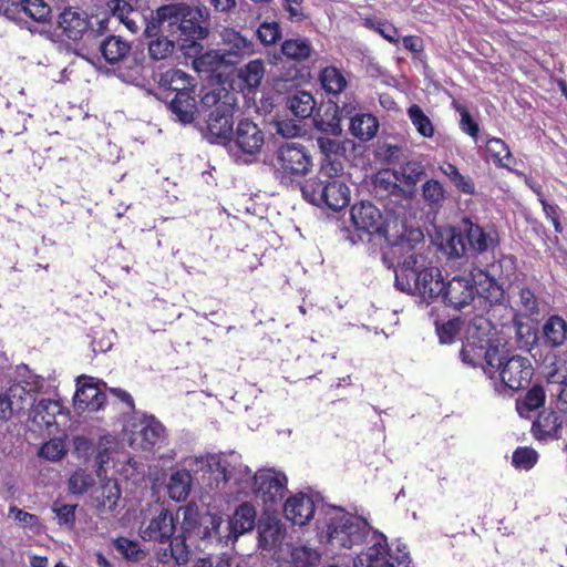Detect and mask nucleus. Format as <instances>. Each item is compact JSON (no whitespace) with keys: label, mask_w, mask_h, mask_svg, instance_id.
<instances>
[{"label":"nucleus","mask_w":567,"mask_h":567,"mask_svg":"<svg viewBox=\"0 0 567 567\" xmlns=\"http://www.w3.org/2000/svg\"><path fill=\"white\" fill-rule=\"evenodd\" d=\"M498 245V231L493 225L481 226L470 217H463L447 231L441 247L450 258H460L493 252Z\"/></svg>","instance_id":"obj_1"},{"label":"nucleus","mask_w":567,"mask_h":567,"mask_svg":"<svg viewBox=\"0 0 567 567\" xmlns=\"http://www.w3.org/2000/svg\"><path fill=\"white\" fill-rule=\"evenodd\" d=\"M492 368H483L498 394L518 391L529 385L534 368L526 357L514 353L506 343L489 352Z\"/></svg>","instance_id":"obj_2"},{"label":"nucleus","mask_w":567,"mask_h":567,"mask_svg":"<svg viewBox=\"0 0 567 567\" xmlns=\"http://www.w3.org/2000/svg\"><path fill=\"white\" fill-rule=\"evenodd\" d=\"M323 533L333 548H351L365 542L371 526L362 517L352 515L341 507L326 512Z\"/></svg>","instance_id":"obj_3"},{"label":"nucleus","mask_w":567,"mask_h":567,"mask_svg":"<svg viewBox=\"0 0 567 567\" xmlns=\"http://www.w3.org/2000/svg\"><path fill=\"white\" fill-rule=\"evenodd\" d=\"M350 217L358 231V239H355L354 235L349 237L352 244L363 241V236L370 239L372 235H378L382 237L389 246L399 247L405 251L412 249L411 240L404 235H400L395 239L391 238L381 210L371 202H360L353 205L350 210Z\"/></svg>","instance_id":"obj_4"},{"label":"nucleus","mask_w":567,"mask_h":567,"mask_svg":"<svg viewBox=\"0 0 567 567\" xmlns=\"http://www.w3.org/2000/svg\"><path fill=\"white\" fill-rule=\"evenodd\" d=\"M303 197L316 206H327L338 212L350 202V189L340 175L328 176L318 173L315 178L308 179L301 187Z\"/></svg>","instance_id":"obj_5"},{"label":"nucleus","mask_w":567,"mask_h":567,"mask_svg":"<svg viewBox=\"0 0 567 567\" xmlns=\"http://www.w3.org/2000/svg\"><path fill=\"white\" fill-rule=\"evenodd\" d=\"M272 166L276 178L282 184H288L310 172L312 156L301 143L286 142L276 151Z\"/></svg>","instance_id":"obj_6"},{"label":"nucleus","mask_w":567,"mask_h":567,"mask_svg":"<svg viewBox=\"0 0 567 567\" xmlns=\"http://www.w3.org/2000/svg\"><path fill=\"white\" fill-rule=\"evenodd\" d=\"M101 53L109 64H120L118 76L133 82L142 75L144 56L142 52H131V44L120 37L110 35L100 47Z\"/></svg>","instance_id":"obj_7"},{"label":"nucleus","mask_w":567,"mask_h":567,"mask_svg":"<svg viewBox=\"0 0 567 567\" xmlns=\"http://www.w3.org/2000/svg\"><path fill=\"white\" fill-rule=\"evenodd\" d=\"M176 520L173 513L166 508L157 509L148 522H143L138 529L140 537L145 542H156L161 544L169 543V555L176 563H185L186 558L178 555L179 537L175 536ZM167 555V549L164 556Z\"/></svg>","instance_id":"obj_8"},{"label":"nucleus","mask_w":567,"mask_h":567,"mask_svg":"<svg viewBox=\"0 0 567 567\" xmlns=\"http://www.w3.org/2000/svg\"><path fill=\"white\" fill-rule=\"evenodd\" d=\"M202 10L188 6L187 14L175 33L182 52L188 58H195L202 54L204 47L200 43L206 39L209 30L203 25Z\"/></svg>","instance_id":"obj_9"},{"label":"nucleus","mask_w":567,"mask_h":567,"mask_svg":"<svg viewBox=\"0 0 567 567\" xmlns=\"http://www.w3.org/2000/svg\"><path fill=\"white\" fill-rule=\"evenodd\" d=\"M394 285L400 291L419 296L422 301L430 305L440 299L443 289V277L440 268L434 266L419 274L411 281L403 277L396 278Z\"/></svg>","instance_id":"obj_10"},{"label":"nucleus","mask_w":567,"mask_h":567,"mask_svg":"<svg viewBox=\"0 0 567 567\" xmlns=\"http://www.w3.org/2000/svg\"><path fill=\"white\" fill-rule=\"evenodd\" d=\"M312 53L311 43L307 39H288L281 44L280 54L274 55V63L281 61V56L286 58L289 68L281 76L285 81L301 80L306 75V68L299 66L300 63L307 61Z\"/></svg>","instance_id":"obj_11"},{"label":"nucleus","mask_w":567,"mask_h":567,"mask_svg":"<svg viewBox=\"0 0 567 567\" xmlns=\"http://www.w3.org/2000/svg\"><path fill=\"white\" fill-rule=\"evenodd\" d=\"M265 143V134L250 118L241 117L236 122L231 140L227 142L230 151L237 150L243 154L255 155L260 152Z\"/></svg>","instance_id":"obj_12"},{"label":"nucleus","mask_w":567,"mask_h":567,"mask_svg":"<svg viewBox=\"0 0 567 567\" xmlns=\"http://www.w3.org/2000/svg\"><path fill=\"white\" fill-rule=\"evenodd\" d=\"M234 102H226L214 109L208 116L204 137L212 144L227 145L235 128Z\"/></svg>","instance_id":"obj_13"},{"label":"nucleus","mask_w":567,"mask_h":567,"mask_svg":"<svg viewBox=\"0 0 567 567\" xmlns=\"http://www.w3.org/2000/svg\"><path fill=\"white\" fill-rule=\"evenodd\" d=\"M475 278L473 274L468 276H455L446 284L443 281L440 301L446 307L455 310H463L468 307L475 298Z\"/></svg>","instance_id":"obj_14"},{"label":"nucleus","mask_w":567,"mask_h":567,"mask_svg":"<svg viewBox=\"0 0 567 567\" xmlns=\"http://www.w3.org/2000/svg\"><path fill=\"white\" fill-rule=\"evenodd\" d=\"M254 492L268 508L281 501L287 485L285 474L274 470H259L254 476Z\"/></svg>","instance_id":"obj_15"},{"label":"nucleus","mask_w":567,"mask_h":567,"mask_svg":"<svg viewBox=\"0 0 567 567\" xmlns=\"http://www.w3.org/2000/svg\"><path fill=\"white\" fill-rule=\"evenodd\" d=\"M395 181H401L408 186H415L425 175V167L420 161H405L399 171L393 173ZM375 187L378 192H386L390 196L401 197L404 189L396 183L386 181L385 178H378Z\"/></svg>","instance_id":"obj_16"},{"label":"nucleus","mask_w":567,"mask_h":567,"mask_svg":"<svg viewBox=\"0 0 567 567\" xmlns=\"http://www.w3.org/2000/svg\"><path fill=\"white\" fill-rule=\"evenodd\" d=\"M58 37L72 43H78L84 34L92 28L86 12L65 8L58 17L56 21Z\"/></svg>","instance_id":"obj_17"},{"label":"nucleus","mask_w":567,"mask_h":567,"mask_svg":"<svg viewBox=\"0 0 567 567\" xmlns=\"http://www.w3.org/2000/svg\"><path fill=\"white\" fill-rule=\"evenodd\" d=\"M76 391L73 398L74 408L79 412L99 411L105 402V393L97 383H93V378L81 375L76 379Z\"/></svg>","instance_id":"obj_18"},{"label":"nucleus","mask_w":567,"mask_h":567,"mask_svg":"<svg viewBox=\"0 0 567 567\" xmlns=\"http://www.w3.org/2000/svg\"><path fill=\"white\" fill-rule=\"evenodd\" d=\"M317 145L322 154L319 172L323 175L328 174V176L341 175L344 168L342 158L347 153L344 143L327 136H319L317 137Z\"/></svg>","instance_id":"obj_19"},{"label":"nucleus","mask_w":567,"mask_h":567,"mask_svg":"<svg viewBox=\"0 0 567 567\" xmlns=\"http://www.w3.org/2000/svg\"><path fill=\"white\" fill-rule=\"evenodd\" d=\"M233 534V528L230 524L224 522L223 517L218 514L207 513L200 518V526L198 527V536L206 542L216 543L218 545L228 546L237 540V536L229 535Z\"/></svg>","instance_id":"obj_20"},{"label":"nucleus","mask_w":567,"mask_h":567,"mask_svg":"<svg viewBox=\"0 0 567 567\" xmlns=\"http://www.w3.org/2000/svg\"><path fill=\"white\" fill-rule=\"evenodd\" d=\"M375 542L365 551L359 554L353 560L354 567H395L390 553L386 538L383 534L374 533Z\"/></svg>","instance_id":"obj_21"},{"label":"nucleus","mask_w":567,"mask_h":567,"mask_svg":"<svg viewBox=\"0 0 567 567\" xmlns=\"http://www.w3.org/2000/svg\"><path fill=\"white\" fill-rule=\"evenodd\" d=\"M224 41L227 49L224 50L220 60L229 65L237 64L241 59L254 54L256 51L255 43L250 39L234 30L225 32Z\"/></svg>","instance_id":"obj_22"},{"label":"nucleus","mask_w":567,"mask_h":567,"mask_svg":"<svg viewBox=\"0 0 567 567\" xmlns=\"http://www.w3.org/2000/svg\"><path fill=\"white\" fill-rule=\"evenodd\" d=\"M315 512L313 498L303 493L289 497L284 505L285 517L299 526H303L312 519Z\"/></svg>","instance_id":"obj_23"},{"label":"nucleus","mask_w":567,"mask_h":567,"mask_svg":"<svg viewBox=\"0 0 567 567\" xmlns=\"http://www.w3.org/2000/svg\"><path fill=\"white\" fill-rule=\"evenodd\" d=\"M173 121L183 125L192 124L198 113L195 92L179 93L166 103Z\"/></svg>","instance_id":"obj_24"},{"label":"nucleus","mask_w":567,"mask_h":567,"mask_svg":"<svg viewBox=\"0 0 567 567\" xmlns=\"http://www.w3.org/2000/svg\"><path fill=\"white\" fill-rule=\"evenodd\" d=\"M473 277L475 278V296L483 298L489 305L502 303L505 296L503 282L498 281L486 270H478L476 274H473Z\"/></svg>","instance_id":"obj_25"},{"label":"nucleus","mask_w":567,"mask_h":567,"mask_svg":"<svg viewBox=\"0 0 567 567\" xmlns=\"http://www.w3.org/2000/svg\"><path fill=\"white\" fill-rule=\"evenodd\" d=\"M501 346L502 342L499 341L495 343L486 341V343H483V340L475 341L468 338L462 346L460 358L463 363L471 367H477L482 363V360H484L486 362L485 368H492V361L488 358L489 352L496 348H501Z\"/></svg>","instance_id":"obj_26"},{"label":"nucleus","mask_w":567,"mask_h":567,"mask_svg":"<svg viewBox=\"0 0 567 567\" xmlns=\"http://www.w3.org/2000/svg\"><path fill=\"white\" fill-rule=\"evenodd\" d=\"M285 536L286 529L279 519L267 517L259 520L258 544L261 549H275L282 544Z\"/></svg>","instance_id":"obj_27"},{"label":"nucleus","mask_w":567,"mask_h":567,"mask_svg":"<svg viewBox=\"0 0 567 567\" xmlns=\"http://www.w3.org/2000/svg\"><path fill=\"white\" fill-rule=\"evenodd\" d=\"M158 84L174 95L195 92L197 85L195 78L179 69H169L161 73Z\"/></svg>","instance_id":"obj_28"},{"label":"nucleus","mask_w":567,"mask_h":567,"mask_svg":"<svg viewBox=\"0 0 567 567\" xmlns=\"http://www.w3.org/2000/svg\"><path fill=\"white\" fill-rule=\"evenodd\" d=\"M563 417L555 411L542 412L533 424V431L538 440H558L561 436Z\"/></svg>","instance_id":"obj_29"},{"label":"nucleus","mask_w":567,"mask_h":567,"mask_svg":"<svg viewBox=\"0 0 567 567\" xmlns=\"http://www.w3.org/2000/svg\"><path fill=\"white\" fill-rule=\"evenodd\" d=\"M523 315L515 312L513 317V327L515 329V342L518 349L532 353L539 341L538 330L523 321Z\"/></svg>","instance_id":"obj_30"},{"label":"nucleus","mask_w":567,"mask_h":567,"mask_svg":"<svg viewBox=\"0 0 567 567\" xmlns=\"http://www.w3.org/2000/svg\"><path fill=\"white\" fill-rule=\"evenodd\" d=\"M256 509L250 503L245 502L240 504L228 519L233 528V536L239 537L251 532L256 526ZM229 535H231V533H228V536Z\"/></svg>","instance_id":"obj_31"},{"label":"nucleus","mask_w":567,"mask_h":567,"mask_svg":"<svg viewBox=\"0 0 567 567\" xmlns=\"http://www.w3.org/2000/svg\"><path fill=\"white\" fill-rule=\"evenodd\" d=\"M544 344L551 349L561 347L567 340V321L557 315L550 316L542 327Z\"/></svg>","instance_id":"obj_32"},{"label":"nucleus","mask_w":567,"mask_h":567,"mask_svg":"<svg viewBox=\"0 0 567 567\" xmlns=\"http://www.w3.org/2000/svg\"><path fill=\"white\" fill-rule=\"evenodd\" d=\"M61 411L59 401L41 399L38 403H33L30 417L39 426L50 427L55 424V417Z\"/></svg>","instance_id":"obj_33"},{"label":"nucleus","mask_w":567,"mask_h":567,"mask_svg":"<svg viewBox=\"0 0 567 567\" xmlns=\"http://www.w3.org/2000/svg\"><path fill=\"white\" fill-rule=\"evenodd\" d=\"M286 107L295 117L306 120L312 115L316 100L308 91H297L286 97Z\"/></svg>","instance_id":"obj_34"},{"label":"nucleus","mask_w":567,"mask_h":567,"mask_svg":"<svg viewBox=\"0 0 567 567\" xmlns=\"http://www.w3.org/2000/svg\"><path fill=\"white\" fill-rule=\"evenodd\" d=\"M188 4L183 2H175L169 4L161 6L156 9V21L167 23L172 35L177 33V29L187 14Z\"/></svg>","instance_id":"obj_35"},{"label":"nucleus","mask_w":567,"mask_h":567,"mask_svg":"<svg viewBox=\"0 0 567 567\" xmlns=\"http://www.w3.org/2000/svg\"><path fill=\"white\" fill-rule=\"evenodd\" d=\"M434 267L429 258L417 251L409 254L400 265V269L395 271V279L403 277L411 281L415 276Z\"/></svg>","instance_id":"obj_36"},{"label":"nucleus","mask_w":567,"mask_h":567,"mask_svg":"<svg viewBox=\"0 0 567 567\" xmlns=\"http://www.w3.org/2000/svg\"><path fill=\"white\" fill-rule=\"evenodd\" d=\"M379 122L372 114H354L351 116L349 131L362 142L370 141L378 132Z\"/></svg>","instance_id":"obj_37"},{"label":"nucleus","mask_w":567,"mask_h":567,"mask_svg":"<svg viewBox=\"0 0 567 567\" xmlns=\"http://www.w3.org/2000/svg\"><path fill=\"white\" fill-rule=\"evenodd\" d=\"M165 429L154 416L145 420L143 427L136 434L134 441L140 440V446L145 450H152L156 444L164 440Z\"/></svg>","instance_id":"obj_38"},{"label":"nucleus","mask_w":567,"mask_h":567,"mask_svg":"<svg viewBox=\"0 0 567 567\" xmlns=\"http://www.w3.org/2000/svg\"><path fill=\"white\" fill-rule=\"evenodd\" d=\"M319 81L323 91L328 94L338 95L348 86V80L342 70L329 65L319 73Z\"/></svg>","instance_id":"obj_39"},{"label":"nucleus","mask_w":567,"mask_h":567,"mask_svg":"<svg viewBox=\"0 0 567 567\" xmlns=\"http://www.w3.org/2000/svg\"><path fill=\"white\" fill-rule=\"evenodd\" d=\"M341 118L339 105L334 102H330L327 104L324 113L315 117V125L321 132L339 136L342 133L340 124Z\"/></svg>","instance_id":"obj_40"},{"label":"nucleus","mask_w":567,"mask_h":567,"mask_svg":"<svg viewBox=\"0 0 567 567\" xmlns=\"http://www.w3.org/2000/svg\"><path fill=\"white\" fill-rule=\"evenodd\" d=\"M192 475L187 470H178L171 474L167 483L168 496L176 502H184L190 492Z\"/></svg>","instance_id":"obj_41"},{"label":"nucleus","mask_w":567,"mask_h":567,"mask_svg":"<svg viewBox=\"0 0 567 567\" xmlns=\"http://www.w3.org/2000/svg\"><path fill=\"white\" fill-rule=\"evenodd\" d=\"M266 69L261 59L251 60L238 70V78L249 91H256L265 76Z\"/></svg>","instance_id":"obj_42"},{"label":"nucleus","mask_w":567,"mask_h":567,"mask_svg":"<svg viewBox=\"0 0 567 567\" xmlns=\"http://www.w3.org/2000/svg\"><path fill=\"white\" fill-rule=\"evenodd\" d=\"M8 399L14 410V412L20 414L27 408H31L34 403L33 394L30 390L21 384H13L7 390H4Z\"/></svg>","instance_id":"obj_43"},{"label":"nucleus","mask_w":567,"mask_h":567,"mask_svg":"<svg viewBox=\"0 0 567 567\" xmlns=\"http://www.w3.org/2000/svg\"><path fill=\"white\" fill-rule=\"evenodd\" d=\"M440 171L451 181L456 189L466 195L475 194V184L470 176L460 173L457 167L451 163H444Z\"/></svg>","instance_id":"obj_44"},{"label":"nucleus","mask_w":567,"mask_h":567,"mask_svg":"<svg viewBox=\"0 0 567 567\" xmlns=\"http://www.w3.org/2000/svg\"><path fill=\"white\" fill-rule=\"evenodd\" d=\"M546 394L542 385L535 384L525 394L522 401H517L516 408L523 416L525 413L542 408L545 403Z\"/></svg>","instance_id":"obj_45"},{"label":"nucleus","mask_w":567,"mask_h":567,"mask_svg":"<svg viewBox=\"0 0 567 567\" xmlns=\"http://www.w3.org/2000/svg\"><path fill=\"white\" fill-rule=\"evenodd\" d=\"M408 116L420 135L426 138L434 135L432 121L417 104H412L408 109Z\"/></svg>","instance_id":"obj_46"},{"label":"nucleus","mask_w":567,"mask_h":567,"mask_svg":"<svg viewBox=\"0 0 567 567\" xmlns=\"http://www.w3.org/2000/svg\"><path fill=\"white\" fill-rule=\"evenodd\" d=\"M21 9L35 22L47 23L51 20V7L43 0H21Z\"/></svg>","instance_id":"obj_47"},{"label":"nucleus","mask_w":567,"mask_h":567,"mask_svg":"<svg viewBox=\"0 0 567 567\" xmlns=\"http://www.w3.org/2000/svg\"><path fill=\"white\" fill-rule=\"evenodd\" d=\"M487 152L498 163L499 166L511 169L514 157L507 144L501 138H491L486 143Z\"/></svg>","instance_id":"obj_48"},{"label":"nucleus","mask_w":567,"mask_h":567,"mask_svg":"<svg viewBox=\"0 0 567 567\" xmlns=\"http://www.w3.org/2000/svg\"><path fill=\"white\" fill-rule=\"evenodd\" d=\"M200 526V520L197 519V513L193 509H186L184 512V518L181 524V533L175 535L179 537V550L178 555L185 557L187 559V553L185 551V540L196 529V534L198 535V527Z\"/></svg>","instance_id":"obj_49"},{"label":"nucleus","mask_w":567,"mask_h":567,"mask_svg":"<svg viewBox=\"0 0 567 567\" xmlns=\"http://www.w3.org/2000/svg\"><path fill=\"white\" fill-rule=\"evenodd\" d=\"M205 467L207 471L215 475L216 486L219 484H226L231 481L233 472L228 470V464L218 455H208L205 458Z\"/></svg>","instance_id":"obj_50"},{"label":"nucleus","mask_w":567,"mask_h":567,"mask_svg":"<svg viewBox=\"0 0 567 567\" xmlns=\"http://www.w3.org/2000/svg\"><path fill=\"white\" fill-rule=\"evenodd\" d=\"M422 197L430 206H441L445 199V189L437 179H429L422 185Z\"/></svg>","instance_id":"obj_51"},{"label":"nucleus","mask_w":567,"mask_h":567,"mask_svg":"<svg viewBox=\"0 0 567 567\" xmlns=\"http://www.w3.org/2000/svg\"><path fill=\"white\" fill-rule=\"evenodd\" d=\"M114 547L128 561L137 563L145 557V553L141 549L140 545L125 537L116 538Z\"/></svg>","instance_id":"obj_52"},{"label":"nucleus","mask_w":567,"mask_h":567,"mask_svg":"<svg viewBox=\"0 0 567 567\" xmlns=\"http://www.w3.org/2000/svg\"><path fill=\"white\" fill-rule=\"evenodd\" d=\"M319 560V553L307 546L296 547L291 551V564L293 567H313Z\"/></svg>","instance_id":"obj_53"},{"label":"nucleus","mask_w":567,"mask_h":567,"mask_svg":"<svg viewBox=\"0 0 567 567\" xmlns=\"http://www.w3.org/2000/svg\"><path fill=\"white\" fill-rule=\"evenodd\" d=\"M175 43L165 35L156 37L148 42V53L153 60L159 61L174 52Z\"/></svg>","instance_id":"obj_54"},{"label":"nucleus","mask_w":567,"mask_h":567,"mask_svg":"<svg viewBox=\"0 0 567 567\" xmlns=\"http://www.w3.org/2000/svg\"><path fill=\"white\" fill-rule=\"evenodd\" d=\"M498 281L509 279L516 271V259L513 256H503L486 270Z\"/></svg>","instance_id":"obj_55"},{"label":"nucleus","mask_w":567,"mask_h":567,"mask_svg":"<svg viewBox=\"0 0 567 567\" xmlns=\"http://www.w3.org/2000/svg\"><path fill=\"white\" fill-rule=\"evenodd\" d=\"M38 454L48 461L58 462L66 454L65 443L61 439H52L42 444Z\"/></svg>","instance_id":"obj_56"},{"label":"nucleus","mask_w":567,"mask_h":567,"mask_svg":"<svg viewBox=\"0 0 567 567\" xmlns=\"http://www.w3.org/2000/svg\"><path fill=\"white\" fill-rule=\"evenodd\" d=\"M256 35L261 44L271 45L281 39V27L278 22H262L257 31Z\"/></svg>","instance_id":"obj_57"},{"label":"nucleus","mask_w":567,"mask_h":567,"mask_svg":"<svg viewBox=\"0 0 567 567\" xmlns=\"http://www.w3.org/2000/svg\"><path fill=\"white\" fill-rule=\"evenodd\" d=\"M121 491L117 483H106L101 486V494L96 497L99 507L113 511L116 507Z\"/></svg>","instance_id":"obj_58"},{"label":"nucleus","mask_w":567,"mask_h":567,"mask_svg":"<svg viewBox=\"0 0 567 567\" xmlns=\"http://www.w3.org/2000/svg\"><path fill=\"white\" fill-rule=\"evenodd\" d=\"M538 460V454L530 447H517L512 457L513 465L522 470H530Z\"/></svg>","instance_id":"obj_59"},{"label":"nucleus","mask_w":567,"mask_h":567,"mask_svg":"<svg viewBox=\"0 0 567 567\" xmlns=\"http://www.w3.org/2000/svg\"><path fill=\"white\" fill-rule=\"evenodd\" d=\"M226 102H234L230 94L225 89H214L200 97V106L204 110L218 109Z\"/></svg>","instance_id":"obj_60"},{"label":"nucleus","mask_w":567,"mask_h":567,"mask_svg":"<svg viewBox=\"0 0 567 567\" xmlns=\"http://www.w3.org/2000/svg\"><path fill=\"white\" fill-rule=\"evenodd\" d=\"M364 25L371 30L378 32L381 37L388 40L390 43H398V30L392 24L373 18L364 19Z\"/></svg>","instance_id":"obj_61"},{"label":"nucleus","mask_w":567,"mask_h":567,"mask_svg":"<svg viewBox=\"0 0 567 567\" xmlns=\"http://www.w3.org/2000/svg\"><path fill=\"white\" fill-rule=\"evenodd\" d=\"M78 505L53 503L52 512L56 515L59 524L72 529L75 525V509Z\"/></svg>","instance_id":"obj_62"},{"label":"nucleus","mask_w":567,"mask_h":567,"mask_svg":"<svg viewBox=\"0 0 567 567\" xmlns=\"http://www.w3.org/2000/svg\"><path fill=\"white\" fill-rule=\"evenodd\" d=\"M110 444L111 440L107 437H101L95 446L96 455L94 458L96 466V475L102 477L106 474L105 465L109 463L111 458L110 453Z\"/></svg>","instance_id":"obj_63"},{"label":"nucleus","mask_w":567,"mask_h":567,"mask_svg":"<svg viewBox=\"0 0 567 567\" xmlns=\"http://www.w3.org/2000/svg\"><path fill=\"white\" fill-rule=\"evenodd\" d=\"M94 485V478L84 471L74 472L69 478V489L73 494H84Z\"/></svg>","instance_id":"obj_64"}]
</instances>
